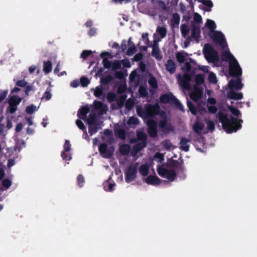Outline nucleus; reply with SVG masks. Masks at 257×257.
<instances>
[{
    "instance_id": "f257e3e1",
    "label": "nucleus",
    "mask_w": 257,
    "mask_h": 257,
    "mask_svg": "<svg viewBox=\"0 0 257 257\" xmlns=\"http://www.w3.org/2000/svg\"><path fill=\"white\" fill-rule=\"evenodd\" d=\"M227 107L234 117L229 116L223 112H220L218 113L219 120L222 124L223 128L226 132H235L241 127L240 123L242 122V120L238 119L241 113L238 110L232 106L228 105Z\"/></svg>"
},
{
    "instance_id": "f03ea898",
    "label": "nucleus",
    "mask_w": 257,
    "mask_h": 257,
    "mask_svg": "<svg viewBox=\"0 0 257 257\" xmlns=\"http://www.w3.org/2000/svg\"><path fill=\"white\" fill-rule=\"evenodd\" d=\"M222 59L229 62V71L231 75L236 77L240 76L242 69L237 60L228 51H225L222 56Z\"/></svg>"
},
{
    "instance_id": "7ed1b4c3",
    "label": "nucleus",
    "mask_w": 257,
    "mask_h": 257,
    "mask_svg": "<svg viewBox=\"0 0 257 257\" xmlns=\"http://www.w3.org/2000/svg\"><path fill=\"white\" fill-rule=\"evenodd\" d=\"M182 70L184 72V74L183 76L180 74H177L178 82L180 86L183 89L190 90L191 89L190 81L191 79L190 64L188 62L185 63L184 66L182 67Z\"/></svg>"
},
{
    "instance_id": "20e7f679",
    "label": "nucleus",
    "mask_w": 257,
    "mask_h": 257,
    "mask_svg": "<svg viewBox=\"0 0 257 257\" xmlns=\"http://www.w3.org/2000/svg\"><path fill=\"white\" fill-rule=\"evenodd\" d=\"M160 110V106L158 103L154 105L146 104L144 107H138V114L143 118L153 116L157 114Z\"/></svg>"
},
{
    "instance_id": "39448f33",
    "label": "nucleus",
    "mask_w": 257,
    "mask_h": 257,
    "mask_svg": "<svg viewBox=\"0 0 257 257\" xmlns=\"http://www.w3.org/2000/svg\"><path fill=\"white\" fill-rule=\"evenodd\" d=\"M195 82L196 85L194 87L193 90L190 93V97L195 102L198 103L203 94L202 88L200 85H202L204 82V76L202 74L197 75L195 77Z\"/></svg>"
},
{
    "instance_id": "423d86ee",
    "label": "nucleus",
    "mask_w": 257,
    "mask_h": 257,
    "mask_svg": "<svg viewBox=\"0 0 257 257\" xmlns=\"http://www.w3.org/2000/svg\"><path fill=\"white\" fill-rule=\"evenodd\" d=\"M138 164L135 163L131 165L125 171L124 179L126 183H129L134 181L138 172Z\"/></svg>"
},
{
    "instance_id": "0eeeda50",
    "label": "nucleus",
    "mask_w": 257,
    "mask_h": 257,
    "mask_svg": "<svg viewBox=\"0 0 257 257\" xmlns=\"http://www.w3.org/2000/svg\"><path fill=\"white\" fill-rule=\"evenodd\" d=\"M204 56L207 61L215 62L217 61L218 56L217 52L209 44H205L203 49Z\"/></svg>"
},
{
    "instance_id": "6e6552de",
    "label": "nucleus",
    "mask_w": 257,
    "mask_h": 257,
    "mask_svg": "<svg viewBox=\"0 0 257 257\" xmlns=\"http://www.w3.org/2000/svg\"><path fill=\"white\" fill-rule=\"evenodd\" d=\"M158 174L162 177L167 179L170 181H173L176 176L173 170L167 168L165 166H160L158 167Z\"/></svg>"
},
{
    "instance_id": "1a4fd4ad",
    "label": "nucleus",
    "mask_w": 257,
    "mask_h": 257,
    "mask_svg": "<svg viewBox=\"0 0 257 257\" xmlns=\"http://www.w3.org/2000/svg\"><path fill=\"white\" fill-rule=\"evenodd\" d=\"M160 99L161 102L172 103L182 111H184L183 106L182 104L172 93L164 94L161 96Z\"/></svg>"
},
{
    "instance_id": "9d476101",
    "label": "nucleus",
    "mask_w": 257,
    "mask_h": 257,
    "mask_svg": "<svg viewBox=\"0 0 257 257\" xmlns=\"http://www.w3.org/2000/svg\"><path fill=\"white\" fill-rule=\"evenodd\" d=\"M209 35L213 41L218 43L221 48H225L227 47V43L224 36L221 32L215 31L213 33H209Z\"/></svg>"
},
{
    "instance_id": "9b49d317",
    "label": "nucleus",
    "mask_w": 257,
    "mask_h": 257,
    "mask_svg": "<svg viewBox=\"0 0 257 257\" xmlns=\"http://www.w3.org/2000/svg\"><path fill=\"white\" fill-rule=\"evenodd\" d=\"M114 150V149L112 147H108L105 144H101L99 147L100 154L103 158H110L112 156Z\"/></svg>"
},
{
    "instance_id": "f8f14e48",
    "label": "nucleus",
    "mask_w": 257,
    "mask_h": 257,
    "mask_svg": "<svg viewBox=\"0 0 257 257\" xmlns=\"http://www.w3.org/2000/svg\"><path fill=\"white\" fill-rule=\"evenodd\" d=\"M137 137L138 139L141 141V143H139L136 144L135 146V149L138 150H140L142 148H144L146 147V140L147 138V135L146 134L143 133L141 131H137Z\"/></svg>"
},
{
    "instance_id": "ddd939ff",
    "label": "nucleus",
    "mask_w": 257,
    "mask_h": 257,
    "mask_svg": "<svg viewBox=\"0 0 257 257\" xmlns=\"http://www.w3.org/2000/svg\"><path fill=\"white\" fill-rule=\"evenodd\" d=\"M94 108L100 114L105 113L108 109L107 105L101 101H94L93 102Z\"/></svg>"
},
{
    "instance_id": "4468645a",
    "label": "nucleus",
    "mask_w": 257,
    "mask_h": 257,
    "mask_svg": "<svg viewBox=\"0 0 257 257\" xmlns=\"http://www.w3.org/2000/svg\"><path fill=\"white\" fill-rule=\"evenodd\" d=\"M228 85L229 88L231 90L232 89L240 90L243 87V84L241 83L240 78L230 80Z\"/></svg>"
},
{
    "instance_id": "2eb2a0df",
    "label": "nucleus",
    "mask_w": 257,
    "mask_h": 257,
    "mask_svg": "<svg viewBox=\"0 0 257 257\" xmlns=\"http://www.w3.org/2000/svg\"><path fill=\"white\" fill-rule=\"evenodd\" d=\"M64 152L61 154V156L63 159L66 160H70L72 157L70 156L69 153H67L71 150V144L68 140H66L64 145Z\"/></svg>"
},
{
    "instance_id": "dca6fc26",
    "label": "nucleus",
    "mask_w": 257,
    "mask_h": 257,
    "mask_svg": "<svg viewBox=\"0 0 257 257\" xmlns=\"http://www.w3.org/2000/svg\"><path fill=\"white\" fill-rule=\"evenodd\" d=\"M148 133L149 135L154 137L157 135V123L153 120H149L148 121Z\"/></svg>"
},
{
    "instance_id": "f3484780",
    "label": "nucleus",
    "mask_w": 257,
    "mask_h": 257,
    "mask_svg": "<svg viewBox=\"0 0 257 257\" xmlns=\"http://www.w3.org/2000/svg\"><path fill=\"white\" fill-rule=\"evenodd\" d=\"M187 105L188 107V108L189 109L190 111L191 112V113L193 114L196 115L197 114V110H198L201 113H202L203 112H206V109L205 108H201V105L198 104V107L197 109L196 108V107L194 106V105L191 102H190L189 100H187Z\"/></svg>"
},
{
    "instance_id": "a211bd4d",
    "label": "nucleus",
    "mask_w": 257,
    "mask_h": 257,
    "mask_svg": "<svg viewBox=\"0 0 257 257\" xmlns=\"http://www.w3.org/2000/svg\"><path fill=\"white\" fill-rule=\"evenodd\" d=\"M145 182L148 185H157L161 183V180L157 176L153 175L148 176L145 179Z\"/></svg>"
},
{
    "instance_id": "6ab92c4d",
    "label": "nucleus",
    "mask_w": 257,
    "mask_h": 257,
    "mask_svg": "<svg viewBox=\"0 0 257 257\" xmlns=\"http://www.w3.org/2000/svg\"><path fill=\"white\" fill-rule=\"evenodd\" d=\"M159 126L164 132H169L173 130L172 126L167 119H163L160 121Z\"/></svg>"
},
{
    "instance_id": "aec40b11",
    "label": "nucleus",
    "mask_w": 257,
    "mask_h": 257,
    "mask_svg": "<svg viewBox=\"0 0 257 257\" xmlns=\"http://www.w3.org/2000/svg\"><path fill=\"white\" fill-rule=\"evenodd\" d=\"M167 29L164 27H158L157 29L156 33L154 34V37L161 40L166 37Z\"/></svg>"
},
{
    "instance_id": "412c9836",
    "label": "nucleus",
    "mask_w": 257,
    "mask_h": 257,
    "mask_svg": "<svg viewBox=\"0 0 257 257\" xmlns=\"http://www.w3.org/2000/svg\"><path fill=\"white\" fill-rule=\"evenodd\" d=\"M227 97L231 99L239 100L243 97V94L241 92H236L232 90L227 92Z\"/></svg>"
},
{
    "instance_id": "4be33fe9",
    "label": "nucleus",
    "mask_w": 257,
    "mask_h": 257,
    "mask_svg": "<svg viewBox=\"0 0 257 257\" xmlns=\"http://www.w3.org/2000/svg\"><path fill=\"white\" fill-rule=\"evenodd\" d=\"M166 70L171 74L174 73L176 71V65L173 60H168L165 64Z\"/></svg>"
},
{
    "instance_id": "5701e85b",
    "label": "nucleus",
    "mask_w": 257,
    "mask_h": 257,
    "mask_svg": "<svg viewBox=\"0 0 257 257\" xmlns=\"http://www.w3.org/2000/svg\"><path fill=\"white\" fill-rule=\"evenodd\" d=\"M208 102V109L210 112L214 113L216 112L217 109L214 106L216 103V100L214 98H209L207 100Z\"/></svg>"
},
{
    "instance_id": "b1692460",
    "label": "nucleus",
    "mask_w": 257,
    "mask_h": 257,
    "mask_svg": "<svg viewBox=\"0 0 257 257\" xmlns=\"http://www.w3.org/2000/svg\"><path fill=\"white\" fill-rule=\"evenodd\" d=\"M205 25L210 30V33H211L215 31L216 25L215 22L213 20L207 19Z\"/></svg>"
},
{
    "instance_id": "393cba45",
    "label": "nucleus",
    "mask_w": 257,
    "mask_h": 257,
    "mask_svg": "<svg viewBox=\"0 0 257 257\" xmlns=\"http://www.w3.org/2000/svg\"><path fill=\"white\" fill-rule=\"evenodd\" d=\"M94 95L97 98L104 99L105 95L102 86H97L94 89Z\"/></svg>"
},
{
    "instance_id": "a878e982",
    "label": "nucleus",
    "mask_w": 257,
    "mask_h": 257,
    "mask_svg": "<svg viewBox=\"0 0 257 257\" xmlns=\"http://www.w3.org/2000/svg\"><path fill=\"white\" fill-rule=\"evenodd\" d=\"M190 147V142L189 140L182 138L180 141V147L182 150L187 152Z\"/></svg>"
},
{
    "instance_id": "bb28decb",
    "label": "nucleus",
    "mask_w": 257,
    "mask_h": 257,
    "mask_svg": "<svg viewBox=\"0 0 257 257\" xmlns=\"http://www.w3.org/2000/svg\"><path fill=\"white\" fill-rule=\"evenodd\" d=\"M176 57L178 62L183 63L188 57V54L184 52H179L176 53Z\"/></svg>"
},
{
    "instance_id": "cd10ccee",
    "label": "nucleus",
    "mask_w": 257,
    "mask_h": 257,
    "mask_svg": "<svg viewBox=\"0 0 257 257\" xmlns=\"http://www.w3.org/2000/svg\"><path fill=\"white\" fill-rule=\"evenodd\" d=\"M150 166L148 164L142 165L140 167V173L141 175L146 176L148 174Z\"/></svg>"
},
{
    "instance_id": "c85d7f7f",
    "label": "nucleus",
    "mask_w": 257,
    "mask_h": 257,
    "mask_svg": "<svg viewBox=\"0 0 257 257\" xmlns=\"http://www.w3.org/2000/svg\"><path fill=\"white\" fill-rule=\"evenodd\" d=\"M193 128L195 132L199 134L203 129L204 124L198 120H197L196 122L194 125Z\"/></svg>"
},
{
    "instance_id": "c756f323",
    "label": "nucleus",
    "mask_w": 257,
    "mask_h": 257,
    "mask_svg": "<svg viewBox=\"0 0 257 257\" xmlns=\"http://www.w3.org/2000/svg\"><path fill=\"white\" fill-rule=\"evenodd\" d=\"M180 20V16L178 14H174L171 19V24L173 26H178Z\"/></svg>"
},
{
    "instance_id": "7c9ffc66",
    "label": "nucleus",
    "mask_w": 257,
    "mask_h": 257,
    "mask_svg": "<svg viewBox=\"0 0 257 257\" xmlns=\"http://www.w3.org/2000/svg\"><path fill=\"white\" fill-rule=\"evenodd\" d=\"M89 109L88 107L85 106L82 107L80 110L79 112L78 113V115L80 118H83V117L85 116V115L88 113Z\"/></svg>"
},
{
    "instance_id": "2f4dec72",
    "label": "nucleus",
    "mask_w": 257,
    "mask_h": 257,
    "mask_svg": "<svg viewBox=\"0 0 257 257\" xmlns=\"http://www.w3.org/2000/svg\"><path fill=\"white\" fill-rule=\"evenodd\" d=\"M52 69V64L50 61H48L44 62L43 70L46 73H49Z\"/></svg>"
},
{
    "instance_id": "473e14b6",
    "label": "nucleus",
    "mask_w": 257,
    "mask_h": 257,
    "mask_svg": "<svg viewBox=\"0 0 257 257\" xmlns=\"http://www.w3.org/2000/svg\"><path fill=\"white\" fill-rule=\"evenodd\" d=\"M189 28L187 25H182L181 26V32L183 37L185 38L189 33Z\"/></svg>"
},
{
    "instance_id": "72a5a7b5",
    "label": "nucleus",
    "mask_w": 257,
    "mask_h": 257,
    "mask_svg": "<svg viewBox=\"0 0 257 257\" xmlns=\"http://www.w3.org/2000/svg\"><path fill=\"white\" fill-rule=\"evenodd\" d=\"M127 123L130 127H134L138 123V120L135 117H131Z\"/></svg>"
},
{
    "instance_id": "f704fd0d",
    "label": "nucleus",
    "mask_w": 257,
    "mask_h": 257,
    "mask_svg": "<svg viewBox=\"0 0 257 257\" xmlns=\"http://www.w3.org/2000/svg\"><path fill=\"white\" fill-rule=\"evenodd\" d=\"M98 125L97 123L89 124L88 131L91 136L97 132Z\"/></svg>"
},
{
    "instance_id": "c9c22d12",
    "label": "nucleus",
    "mask_w": 257,
    "mask_h": 257,
    "mask_svg": "<svg viewBox=\"0 0 257 257\" xmlns=\"http://www.w3.org/2000/svg\"><path fill=\"white\" fill-rule=\"evenodd\" d=\"M12 100L13 103L18 106L22 101V98L17 95H14L11 96L9 99V100Z\"/></svg>"
},
{
    "instance_id": "e433bc0d",
    "label": "nucleus",
    "mask_w": 257,
    "mask_h": 257,
    "mask_svg": "<svg viewBox=\"0 0 257 257\" xmlns=\"http://www.w3.org/2000/svg\"><path fill=\"white\" fill-rule=\"evenodd\" d=\"M39 107H37L34 104L28 106L26 108V112L28 114H32L34 111H37Z\"/></svg>"
},
{
    "instance_id": "4c0bfd02",
    "label": "nucleus",
    "mask_w": 257,
    "mask_h": 257,
    "mask_svg": "<svg viewBox=\"0 0 257 257\" xmlns=\"http://www.w3.org/2000/svg\"><path fill=\"white\" fill-rule=\"evenodd\" d=\"M131 38L129 39L128 40V43H129V45H130V47L128 48V49H127V54L128 55H133L134 53H135V50H136V48L135 47V45L132 44V45L131 44Z\"/></svg>"
},
{
    "instance_id": "58836bf2",
    "label": "nucleus",
    "mask_w": 257,
    "mask_h": 257,
    "mask_svg": "<svg viewBox=\"0 0 257 257\" xmlns=\"http://www.w3.org/2000/svg\"><path fill=\"white\" fill-rule=\"evenodd\" d=\"M52 96L51 89L50 88H48L42 97V99H45L46 100H49L51 98Z\"/></svg>"
},
{
    "instance_id": "ea45409f",
    "label": "nucleus",
    "mask_w": 257,
    "mask_h": 257,
    "mask_svg": "<svg viewBox=\"0 0 257 257\" xmlns=\"http://www.w3.org/2000/svg\"><path fill=\"white\" fill-rule=\"evenodd\" d=\"M13 103V102H12V100L9 101V106L8 108L9 112L12 114H13L16 112V111L17 110V107H18L16 105L14 104Z\"/></svg>"
},
{
    "instance_id": "a19ab883",
    "label": "nucleus",
    "mask_w": 257,
    "mask_h": 257,
    "mask_svg": "<svg viewBox=\"0 0 257 257\" xmlns=\"http://www.w3.org/2000/svg\"><path fill=\"white\" fill-rule=\"evenodd\" d=\"M130 150V147L127 145H123L121 146L120 148V151L123 155H126L128 153Z\"/></svg>"
},
{
    "instance_id": "79ce46f5",
    "label": "nucleus",
    "mask_w": 257,
    "mask_h": 257,
    "mask_svg": "<svg viewBox=\"0 0 257 257\" xmlns=\"http://www.w3.org/2000/svg\"><path fill=\"white\" fill-rule=\"evenodd\" d=\"M149 84L154 88H156L158 86L156 79L153 76H150L148 80Z\"/></svg>"
},
{
    "instance_id": "37998d69",
    "label": "nucleus",
    "mask_w": 257,
    "mask_h": 257,
    "mask_svg": "<svg viewBox=\"0 0 257 257\" xmlns=\"http://www.w3.org/2000/svg\"><path fill=\"white\" fill-rule=\"evenodd\" d=\"M152 54L153 57L159 60L161 59L162 57L159 53V49L156 48H153Z\"/></svg>"
},
{
    "instance_id": "c03bdc74",
    "label": "nucleus",
    "mask_w": 257,
    "mask_h": 257,
    "mask_svg": "<svg viewBox=\"0 0 257 257\" xmlns=\"http://www.w3.org/2000/svg\"><path fill=\"white\" fill-rule=\"evenodd\" d=\"M115 186V183H110L108 185H107V184L104 185V189L106 191L111 192L114 190Z\"/></svg>"
},
{
    "instance_id": "a18cd8bd",
    "label": "nucleus",
    "mask_w": 257,
    "mask_h": 257,
    "mask_svg": "<svg viewBox=\"0 0 257 257\" xmlns=\"http://www.w3.org/2000/svg\"><path fill=\"white\" fill-rule=\"evenodd\" d=\"M121 64L118 61H114L111 63V68L112 70H117L120 68Z\"/></svg>"
},
{
    "instance_id": "49530a36",
    "label": "nucleus",
    "mask_w": 257,
    "mask_h": 257,
    "mask_svg": "<svg viewBox=\"0 0 257 257\" xmlns=\"http://www.w3.org/2000/svg\"><path fill=\"white\" fill-rule=\"evenodd\" d=\"M164 160V156L163 155L160 153H157L155 154V157H154V161H156L158 162H161Z\"/></svg>"
},
{
    "instance_id": "de8ad7c7",
    "label": "nucleus",
    "mask_w": 257,
    "mask_h": 257,
    "mask_svg": "<svg viewBox=\"0 0 257 257\" xmlns=\"http://www.w3.org/2000/svg\"><path fill=\"white\" fill-rule=\"evenodd\" d=\"M87 122L89 124L97 123L95 121V115L94 114H90L87 119Z\"/></svg>"
},
{
    "instance_id": "09e8293b",
    "label": "nucleus",
    "mask_w": 257,
    "mask_h": 257,
    "mask_svg": "<svg viewBox=\"0 0 257 257\" xmlns=\"http://www.w3.org/2000/svg\"><path fill=\"white\" fill-rule=\"evenodd\" d=\"M134 101L133 99L129 98L126 102L125 106L128 110L132 109L134 105Z\"/></svg>"
},
{
    "instance_id": "8fccbe9b",
    "label": "nucleus",
    "mask_w": 257,
    "mask_h": 257,
    "mask_svg": "<svg viewBox=\"0 0 257 257\" xmlns=\"http://www.w3.org/2000/svg\"><path fill=\"white\" fill-rule=\"evenodd\" d=\"M208 79H209V82L212 83L214 84V83H216L217 82V78H216V75L213 73H210L209 74Z\"/></svg>"
},
{
    "instance_id": "3c124183",
    "label": "nucleus",
    "mask_w": 257,
    "mask_h": 257,
    "mask_svg": "<svg viewBox=\"0 0 257 257\" xmlns=\"http://www.w3.org/2000/svg\"><path fill=\"white\" fill-rule=\"evenodd\" d=\"M116 133L120 138L123 139L125 138V132L124 130L122 129H116Z\"/></svg>"
},
{
    "instance_id": "603ef678",
    "label": "nucleus",
    "mask_w": 257,
    "mask_h": 257,
    "mask_svg": "<svg viewBox=\"0 0 257 257\" xmlns=\"http://www.w3.org/2000/svg\"><path fill=\"white\" fill-rule=\"evenodd\" d=\"M111 63L112 62L109 61L106 58L103 59V65L105 68H110Z\"/></svg>"
},
{
    "instance_id": "864d4df0",
    "label": "nucleus",
    "mask_w": 257,
    "mask_h": 257,
    "mask_svg": "<svg viewBox=\"0 0 257 257\" xmlns=\"http://www.w3.org/2000/svg\"><path fill=\"white\" fill-rule=\"evenodd\" d=\"M194 21L197 23H200L202 22V17L198 13H195L193 16Z\"/></svg>"
},
{
    "instance_id": "5fc2aeb1",
    "label": "nucleus",
    "mask_w": 257,
    "mask_h": 257,
    "mask_svg": "<svg viewBox=\"0 0 257 257\" xmlns=\"http://www.w3.org/2000/svg\"><path fill=\"white\" fill-rule=\"evenodd\" d=\"M77 180L78 184L79 187H81L83 186L85 182L84 177L82 175H79L77 177Z\"/></svg>"
},
{
    "instance_id": "6e6d98bb",
    "label": "nucleus",
    "mask_w": 257,
    "mask_h": 257,
    "mask_svg": "<svg viewBox=\"0 0 257 257\" xmlns=\"http://www.w3.org/2000/svg\"><path fill=\"white\" fill-rule=\"evenodd\" d=\"M80 83L82 86L86 87L89 84V81L87 78L82 77L80 79Z\"/></svg>"
},
{
    "instance_id": "4d7b16f0",
    "label": "nucleus",
    "mask_w": 257,
    "mask_h": 257,
    "mask_svg": "<svg viewBox=\"0 0 257 257\" xmlns=\"http://www.w3.org/2000/svg\"><path fill=\"white\" fill-rule=\"evenodd\" d=\"M139 91L140 94L142 96H145L148 94V92H147L146 89L145 88V87H144L143 86H140L139 87Z\"/></svg>"
},
{
    "instance_id": "13d9d810",
    "label": "nucleus",
    "mask_w": 257,
    "mask_h": 257,
    "mask_svg": "<svg viewBox=\"0 0 257 257\" xmlns=\"http://www.w3.org/2000/svg\"><path fill=\"white\" fill-rule=\"evenodd\" d=\"M12 185V181L8 179H5L3 181V185L6 188H9Z\"/></svg>"
},
{
    "instance_id": "bf43d9fd",
    "label": "nucleus",
    "mask_w": 257,
    "mask_h": 257,
    "mask_svg": "<svg viewBox=\"0 0 257 257\" xmlns=\"http://www.w3.org/2000/svg\"><path fill=\"white\" fill-rule=\"evenodd\" d=\"M163 147L167 149H170L171 148L172 145L169 141H164L162 142Z\"/></svg>"
},
{
    "instance_id": "052dcab7",
    "label": "nucleus",
    "mask_w": 257,
    "mask_h": 257,
    "mask_svg": "<svg viewBox=\"0 0 257 257\" xmlns=\"http://www.w3.org/2000/svg\"><path fill=\"white\" fill-rule=\"evenodd\" d=\"M112 77L110 76H108L106 77L102 78L101 79V83L103 84H106L108 83L109 82L111 81Z\"/></svg>"
},
{
    "instance_id": "680f3d73",
    "label": "nucleus",
    "mask_w": 257,
    "mask_h": 257,
    "mask_svg": "<svg viewBox=\"0 0 257 257\" xmlns=\"http://www.w3.org/2000/svg\"><path fill=\"white\" fill-rule=\"evenodd\" d=\"M8 93V90H3L0 92V102L6 98Z\"/></svg>"
},
{
    "instance_id": "e2e57ef3",
    "label": "nucleus",
    "mask_w": 257,
    "mask_h": 257,
    "mask_svg": "<svg viewBox=\"0 0 257 257\" xmlns=\"http://www.w3.org/2000/svg\"><path fill=\"white\" fill-rule=\"evenodd\" d=\"M107 99L109 101H112L115 99V95L113 93H108L107 94Z\"/></svg>"
},
{
    "instance_id": "0e129e2a",
    "label": "nucleus",
    "mask_w": 257,
    "mask_h": 257,
    "mask_svg": "<svg viewBox=\"0 0 257 257\" xmlns=\"http://www.w3.org/2000/svg\"><path fill=\"white\" fill-rule=\"evenodd\" d=\"M207 125L208 128L210 131H213L214 129L215 124L214 122L212 121L208 120L207 122Z\"/></svg>"
},
{
    "instance_id": "69168bd1",
    "label": "nucleus",
    "mask_w": 257,
    "mask_h": 257,
    "mask_svg": "<svg viewBox=\"0 0 257 257\" xmlns=\"http://www.w3.org/2000/svg\"><path fill=\"white\" fill-rule=\"evenodd\" d=\"M92 53V51L90 50H84L81 54V57L83 58H85L90 55Z\"/></svg>"
},
{
    "instance_id": "338daca9",
    "label": "nucleus",
    "mask_w": 257,
    "mask_h": 257,
    "mask_svg": "<svg viewBox=\"0 0 257 257\" xmlns=\"http://www.w3.org/2000/svg\"><path fill=\"white\" fill-rule=\"evenodd\" d=\"M76 123L78 127L81 130H85V126L83 122L80 120H77L76 121Z\"/></svg>"
},
{
    "instance_id": "774afa93",
    "label": "nucleus",
    "mask_w": 257,
    "mask_h": 257,
    "mask_svg": "<svg viewBox=\"0 0 257 257\" xmlns=\"http://www.w3.org/2000/svg\"><path fill=\"white\" fill-rule=\"evenodd\" d=\"M202 3L209 7H213V3L210 0H202Z\"/></svg>"
}]
</instances>
